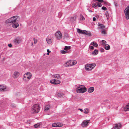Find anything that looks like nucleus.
Segmentation results:
<instances>
[{"label": "nucleus", "mask_w": 129, "mask_h": 129, "mask_svg": "<svg viewBox=\"0 0 129 129\" xmlns=\"http://www.w3.org/2000/svg\"><path fill=\"white\" fill-rule=\"evenodd\" d=\"M55 36L56 38L58 40L61 39L62 38L61 33L60 31H57L55 33Z\"/></svg>", "instance_id": "obj_8"}, {"label": "nucleus", "mask_w": 129, "mask_h": 129, "mask_svg": "<svg viewBox=\"0 0 129 129\" xmlns=\"http://www.w3.org/2000/svg\"><path fill=\"white\" fill-rule=\"evenodd\" d=\"M70 66H72L77 63V61L75 60H69Z\"/></svg>", "instance_id": "obj_13"}, {"label": "nucleus", "mask_w": 129, "mask_h": 129, "mask_svg": "<svg viewBox=\"0 0 129 129\" xmlns=\"http://www.w3.org/2000/svg\"><path fill=\"white\" fill-rule=\"evenodd\" d=\"M106 3H105V4H106Z\"/></svg>", "instance_id": "obj_55"}, {"label": "nucleus", "mask_w": 129, "mask_h": 129, "mask_svg": "<svg viewBox=\"0 0 129 129\" xmlns=\"http://www.w3.org/2000/svg\"><path fill=\"white\" fill-rule=\"evenodd\" d=\"M50 82L51 84H58L60 83V82L59 80L55 79L51 80Z\"/></svg>", "instance_id": "obj_11"}, {"label": "nucleus", "mask_w": 129, "mask_h": 129, "mask_svg": "<svg viewBox=\"0 0 129 129\" xmlns=\"http://www.w3.org/2000/svg\"><path fill=\"white\" fill-rule=\"evenodd\" d=\"M7 90V89L5 85H0V91H6Z\"/></svg>", "instance_id": "obj_12"}, {"label": "nucleus", "mask_w": 129, "mask_h": 129, "mask_svg": "<svg viewBox=\"0 0 129 129\" xmlns=\"http://www.w3.org/2000/svg\"><path fill=\"white\" fill-rule=\"evenodd\" d=\"M104 49L103 48H101L100 50V51L101 52H104Z\"/></svg>", "instance_id": "obj_44"}, {"label": "nucleus", "mask_w": 129, "mask_h": 129, "mask_svg": "<svg viewBox=\"0 0 129 129\" xmlns=\"http://www.w3.org/2000/svg\"><path fill=\"white\" fill-rule=\"evenodd\" d=\"M97 6L98 7H101L102 6V4L101 3L98 2H96Z\"/></svg>", "instance_id": "obj_31"}, {"label": "nucleus", "mask_w": 129, "mask_h": 129, "mask_svg": "<svg viewBox=\"0 0 129 129\" xmlns=\"http://www.w3.org/2000/svg\"><path fill=\"white\" fill-rule=\"evenodd\" d=\"M40 126V124L37 123L34 125V127L35 128H37L39 127Z\"/></svg>", "instance_id": "obj_30"}, {"label": "nucleus", "mask_w": 129, "mask_h": 129, "mask_svg": "<svg viewBox=\"0 0 129 129\" xmlns=\"http://www.w3.org/2000/svg\"><path fill=\"white\" fill-rule=\"evenodd\" d=\"M84 34L88 36H91V33L90 32H87L86 30H84Z\"/></svg>", "instance_id": "obj_26"}, {"label": "nucleus", "mask_w": 129, "mask_h": 129, "mask_svg": "<svg viewBox=\"0 0 129 129\" xmlns=\"http://www.w3.org/2000/svg\"><path fill=\"white\" fill-rule=\"evenodd\" d=\"M96 65L94 63L88 64L85 65V68L86 71H90L94 68Z\"/></svg>", "instance_id": "obj_5"}, {"label": "nucleus", "mask_w": 129, "mask_h": 129, "mask_svg": "<svg viewBox=\"0 0 129 129\" xmlns=\"http://www.w3.org/2000/svg\"><path fill=\"white\" fill-rule=\"evenodd\" d=\"M101 33L102 34H106L105 30V29H102V30Z\"/></svg>", "instance_id": "obj_33"}, {"label": "nucleus", "mask_w": 129, "mask_h": 129, "mask_svg": "<svg viewBox=\"0 0 129 129\" xmlns=\"http://www.w3.org/2000/svg\"><path fill=\"white\" fill-rule=\"evenodd\" d=\"M52 76L53 77L57 78V79H59L60 77L59 74H55L53 75Z\"/></svg>", "instance_id": "obj_23"}, {"label": "nucleus", "mask_w": 129, "mask_h": 129, "mask_svg": "<svg viewBox=\"0 0 129 129\" xmlns=\"http://www.w3.org/2000/svg\"><path fill=\"white\" fill-rule=\"evenodd\" d=\"M14 41L15 44L18 45L21 42L22 39L20 37H17L14 39Z\"/></svg>", "instance_id": "obj_10"}, {"label": "nucleus", "mask_w": 129, "mask_h": 129, "mask_svg": "<svg viewBox=\"0 0 129 129\" xmlns=\"http://www.w3.org/2000/svg\"><path fill=\"white\" fill-rule=\"evenodd\" d=\"M53 37L52 35L48 36L46 38V41L48 44H51L53 41Z\"/></svg>", "instance_id": "obj_6"}, {"label": "nucleus", "mask_w": 129, "mask_h": 129, "mask_svg": "<svg viewBox=\"0 0 129 129\" xmlns=\"http://www.w3.org/2000/svg\"><path fill=\"white\" fill-rule=\"evenodd\" d=\"M34 43L35 44H36L37 42V40L35 38H34Z\"/></svg>", "instance_id": "obj_43"}, {"label": "nucleus", "mask_w": 129, "mask_h": 129, "mask_svg": "<svg viewBox=\"0 0 129 129\" xmlns=\"http://www.w3.org/2000/svg\"><path fill=\"white\" fill-rule=\"evenodd\" d=\"M121 127V125L120 123L116 124L115 126H114L112 129H119Z\"/></svg>", "instance_id": "obj_15"}, {"label": "nucleus", "mask_w": 129, "mask_h": 129, "mask_svg": "<svg viewBox=\"0 0 129 129\" xmlns=\"http://www.w3.org/2000/svg\"><path fill=\"white\" fill-rule=\"evenodd\" d=\"M90 45H93V46H94L95 47H96L98 46V44L95 42H92L91 43Z\"/></svg>", "instance_id": "obj_21"}, {"label": "nucleus", "mask_w": 129, "mask_h": 129, "mask_svg": "<svg viewBox=\"0 0 129 129\" xmlns=\"http://www.w3.org/2000/svg\"><path fill=\"white\" fill-rule=\"evenodd\" d=\"M105 48L106 50H108L110 49V47L108 44H106L105 46Z\"/></svg>", "instance_id": "obj_22"}, {"label": "nucleus", "mask_w": 129, "mask_h": 129, "mask_svg": "<svg viewBox=\"0 0 129 129\" xmlns=\"http://www.w3.org/2000/svg\"><path fill=\"white\" fill-rule=\"evenodd\" d=\"M114 4L116 7H117V4L116 3H115Z\"/></svg>", "instance_id": "obj_48"}, {"label": "nucleus", "mask_w": 129, "mask_h": 129, "mask_svg": "<svg viewBox=\"0 0 129 129\" xmlns=\"http://www.w3.org/2000/svg\"><path fill=\"white\" fill-rule=\"evenodd\" d=\"M64 66L66 67H69L70 66V64L69 63V61H67L65 63L63 64Z\"/></svg>", "instance_id": "obj_24"}, {"label": "nucleus", "mask_w": 129, "mask_h": 129, "mask_svg": "<svg viewBox=\"0 0 129 129\" xmlns=\"http://www.w3.org/2000/svg\"><path fill=\"white\" fill-rule=\"evenodd\" d=\"M57 127H61L63 126V124L60 123H57Z\"/></svg>", "instance_id": "obj_29"}, {"label": "nucleus", "mask_w": 129, "mask_h": 129, "mask_svg": "<svg viewBox=\"0 0 129 129\" xmlns=\"http://www.w3.org/2000/svg\"><path fill=\"white\" fill-rule=\"evenodd\" d=\"M102 9L104 10H107V8L103 6L102 8Z\"/></svg>", "instance_id": "obj_42"}, {"label": "nucleus", "mask_w": 129, "mask_h": 129, "mask_svg": "<svg viewBox=\"0 0 129 129\" xmlns=\"http://www.w3.org/2000/svg\"><path fill=\"white\" fill-rule=\"evenodd\" d=\"M60 52L61 53L63 54H65L67 53V51H65L64 50H61L60 51Z\"/></svg>", "instance_id": "obj_34"}, {"label": "nucleus", "mask_w": 129, "mask_h": 129, "mask_svg": "<svg viewBox=\"0 0 129 129\" xmlns=\"http://www.w3.org/2000/svg\"><path fill=\"white\" fill-rule=\"evenodd\" d=\"M89 120H85L81 124V126L83 127L87 126L88 125V123H90Z\"/></svg>", "instance_id": "obj_9"}, {"label": "nucleus", "mask_w": 129, "mask_h": 129, "mask_svg": "<svg viewBox=\"0 0 129 129\" xmlns=\"http://www.w3.org/2000/svg\"><path fill=\"white\" fill-rule=\"evenodd\" d=\"M97 0V1H98L99 2H100L101 3H102L104 1L103 0Z\"/></svg>", "instance_id": "obj_45"}, {"label": "nucleus", "mask_w": 129, "mask_h": 129, "mask_svg": "<svg viewBox=\"0 0 129 129\" xmlns=\"http://www.w3.org/2000/svg\"><path fill=\"white\" fill-rule=\"evenodd\" d=\"M70 46H65L64 48V49L66 50H68L70 49Z\"/></svg>", "instance_id": "obj_28"}, {"label": "nucleus", "mask_w": 129, "mask_h": 129, "mask_svg": "<svg viewBox=\"0 0 129 129\" xmlns=\"http://www.w3.org/2000/svg\"><path fill=\"white\" fill-rule=\"evenodd\" d=\"M20 74L17 71L15 72L13 76V77L14 78H18Z\"/></svg>", "instance_id": "obj_14"}, {"label": "nucleus", "mask_w": 129, "mask_h": 129, "mask_svg": "<svg viewBox=\"0 0 129 129\" xmlns=\"http://www.w3.org/2000/svg\"><path fill=\"white\" fill-rule=\"evenodd\" d=\"M98 50L97 49L95 50L94 51H93L92 53V54L93 55H95L97 54L98 52Z\"/></svg>", "instance_id": "obj_25"}, {"label": "nucleus", "mask_w": 129, "mask_h": 129, "mask_svg": "<svg viewBox=\"0 0 129 129\" xmlns=\"http://www.w3.org/2000/svg\"><path fill=\"white\" fill-rule=\"evenodd\" d=\"M52 126L53 127H57V123H53L52 124Z\"/></svg>", "instance_id": "obj_32"}, {"label": "nucleus", "mask_w": 129, "mask_h": 129, "mask_svg": "<svg viewBox=\"0 0 129 129\" xmlns=\"http://www.w3.org/2000/svg\"><path fill=\"white\" fill-rule=\"evenodd\" d=\"M105 14L106 16V18H107V19H108V18H109V14H108V12L107 11L105 13Z\"/></svg>", "instance_id": "obj_35"}, {"label": "nucleus", "mask_w": 129, "mask_h": 129, "mask_svg": "<svg viewBox=\"0 0 129 129\" xmlns=\"http://www.w3.org/2000/svg\"><path fill=\"white\" fill-rule=\"evenodd\" d=\"M94 90V88L93 87H91L88 89V91L89 93H91L93 92Z\"/></svg>", "instance_id": "obj_17"}, {"label": "nucleus", "mask_w": 129, "mask_h": 129, "mask_svg": "<svg viewBox=\"0 0 129 129\" xmlns=\"http://www.w3.org/2000/svg\"><path fill=\"white\" fill-rule=\"evenodd\" d=\"M31 74L29 72H27L23 76V79L25 81H28L32 77Z\"/></svg>", "instance_id": "obj_4"}, {"label": "nucleus", "mask_w": 129, "mask_h": 129, "mask_svg": "<svg viewBox=\"0 0 129 129\" xmlns=\"http://www.w3.org/2000/svg\"><path fill=\"white\" fill-rule=\"evenodd\" d=\"M31 44H32V45H33V43Z\"/></svg>", "instance_id": "obj_53"}, {"label": "nucleus", "mask_w": 129, "mask_h": 129, "mask_svg": "<svg viewBox=\"0 0 129 129\" xmlns=\"http://www.w3.org/2000/svg\"><path fill=\"white\" fill-rule=\"evenodd\" d=\"M124 110L125 111L129 110V103L125 106Z\"/></svg>", "instance_id": "obj_20"}, {"label": "nucleus", "mask_w": 129, "mask_h": 129, "mask_svg": "<svg viewBox=\"0 0 129 129\" xmlns=\"http://www.w3.org/2000/svg\"><path fill=\"white\" fill-rule=\"evenodd\" d=\"M89 48L91 50H93L94 49V47L93 46H89Z\"/></svg>", "instance_id": "obj_41"}, {"label": "nucleus", "mask_w": 129, "mask_h": 129, "mask_svg": "<svg viewBox=\"0 0 129 129\" xmlns=\"http://www.w3.org/2000/svg\"><path fill=\"white\" fill-rule=\"evenodd\" d=\"M51 107L49 104H47L45 106V111H47L49 110L50 108Z\"/></svg>", "instance_id": "obj_16"}, {"label": "nucleus", "mask_w": 129, "mask_h": 129, "mask_svg": "<svg viewBox=\"0 0 129 129\" xmlns=\"http://www.w3.org/2000/svg\"><path fill=\"white\" fill-rule=\"evenodd\" d=\"M63 94L61 93H59L58 94V96L59 97H61L62 96Z\"/></svg>", "instance_id": "obj_38"}, {"label": "nucleus", "mask_w": 129, "mask_h": 129, "mask_svg": "<svg viewBox=\"0 0 129 129\" xmlns=\"http://www.w3.org/2000/svg\"><path fill=\"white\" fill-rule=\"evenodd\" d=\"M78 109V110H80L82 112L83 111V110L82 109L79 108V109Z\"/></svg>", "instance_id": "obj_49"}, {"label": "nucleus", "mask_w": 129, "mask_h": 129, "mask_svg": "<svg viewBox=\"0 0 129 129\" xmlns=\"http://www.w3.org/2000/svg\"><path fill=\"white\" fill-rule=\"evenodd\" d=\"M85 20V18L83 16H82L80 18L81 20Z\"/></svg>", "instance_id": "obj_40"}, {"label": "nucleus", "mask_w": 129, "mask_h": 129, "mask_svg": "<svg viewBox=\"0 0 129 129\" xmlns=\"http://www.w3.org/2000/svg\"><path fill=\"white\" fill-rule=\"evenodd\" d=\"M92 7L95 8L96 7L97 5H96V2L95 3V4H93L92 5Z\"/></svg>", "instance_id": "obj_36"}, {"label": "nucleus", "mask_w": 129, "mask_h": 129, "mask_svg": "<svg viewBox=\"0 0 129 129\" xmlns=\"http://www.w3.org/2000/svg\"><path fill=\"white\" fill-rule=\"evenodd\" d=\"M96 20V18L95 17H93V20L94 21H95Z\"/></svg>", "instance_id": "obj_46"}, {"label": "nucleus", "mask_w": 129, "mask_h": 129, "mask_svg": "<svg viewBox=\"0 0 129 129\" xmlns=\"http://www.w3.org/2000/svg\"><path fill=\"white\" fill-rule=\"evenodd\" d=\"M47 55H49V53H48H48H47Z\"/></svg>", "instance_id": "obj_52"}, {"label": "nucleus", "mask_w": 129, "mask_h": 129, "mask_svg": "<svg viewBox=\"0 0 129 129\" xmlns=\"http://www.w3.org/2000/svg\"><path fill=\"white\" fill-rule=\"evenodd\" d=\"M125 17L126 19H129V6H128L124 11Z\"/></svg>", "instance_id": "obj_7"}, {"label": "nucleus", "mask_w": 129, "mask_h": 129, "mask_svg": "<svg viewBox=\"0 0 129 129\" xmlns=\"http://www.w3.org/2000/svg\"><path fill=\"white\" fill-rule=\"evenodd\" d=\"M47 51L48 52V53H49L50 52V51H49V50L48 49L47 50Z\"/></svg>", "instance_id": "obj_50"}, {"label": "nucleus", "mask_w": 129, "mask_h": 129, "mask_svg": "<svg viewBox=\"0 0 129 129\" xmlns=\"http://www.w3.org/2000/svg\"><path fill=\"white\" fill-rule=\"evenodd\" d=\"M77 32L79 34H84V33H84V30H82L78 28L77 29Z\"/></svg>", "instance_id": "obj_19"}, {"label": "nucleus", "mask_w": 129, "mask_h": 129, "mask_svg": "<svg viewBox=\"0 0 129 129\" xmlns=\"http://www.w3.org/2000/svg\"><path fill=\"white\" fill-rule=\"evenodd\" d=\"M40 109L39 104H35L32 107L31 111L32 113H37L39 112Z\"/></svg>", "instance_id": "obj_3"}, {"label": "nucleus", "mask_w": 129, "mask_h": 129, "mask_svg": "<svg viewBox=\"0 0 129 129\" xmlns=\"http://www.w3.org/2000/svg\"><path fill=\"white\" fill-rule=\"evenodd\" d=\"M87 90L86 87L83 85H79L77 86L76 89L77 93H83L85 92Z\"/></svg>", "instance_id": "obj_2"}, {"label": "nucleus", "mask_w": 129, "mask_h": 129, "mask_svg": "<svg viewBox=\"0 0 129 129\" xmlns=\"http://www.w3.org/2000/svg\"><path fill=\"white\" fill-rule=\"evenodd\" d=\"M89 112V110L88 108L85 109L84 110V112L86 114L88 113Z\"/></svg>", "instance_id": "obj_27"}, {"label": "nucleus", "mask_w": 129, "mask_h": 129, "mask_svg": "<svg viewBox=\"0 0 129 129\" xmlns=\"http://www.w3.org/2000/svg\"><path fill=\"white\" fill-rule=\"evenodd\" d=\"M102 43L103 45H104L106 43V41H105L104 40H102Z\"/></svg>", "instance_id": "obj_39"}, {"label": "nucleus", "mask_w": 129, "mask_h": 129, "mask_svg": "<svg viewBox=\"0 0 129 129\" xmlns=\"http://www.w3.org/2000/svg\"><path fill=\"white\" fill-rule=\"evenodd\" d=\"M88 11H89V12H92V11L91 10H89Z\"/></svg>", "instance_id": "obj_51"}, {"label": "nucleus", "mask_w": 129, "mask_h": 129, "mask_svg": "<svg viewBox=\"0 0 129 129\" xmlns=\"http://www.w3.org/2000/svg\"><path fill=\"white\" fill-rule=\"evenodd\" d=\"M19 17L17 16H13L7 20L5 22L6 23H11L14 22L12 25V27L14 28H16L19 26V24L15 23L17 20H18Z\"/></svg>", "instance_id": "obj_1"}, {"label": "nucleus", "mask_w": 129, "mask_h": 129, "mask_svg": "<svg viewBox=\"0 0 129 129\" xmlns=\"http://www.w3.org/2000/svg\"><path fill=\"white\" fill-rule=\"evenodd\" d=\"M31 44H32V45H33V43Z\"/></svg>", "instance_id": "obj_54"}, {"label": "nucleus", "mask_w": 129, "mask_h": 129, "mask_svg": "<svg viewBox=\"0 0 129 129\" xmlns=\"http://www.w3.org/2000/svg\"><path fill=\"white\" fill-rule=\"evenodd\" d=\"M76 18L75 17H72L71 19V20L72 21H75Z\"/></svg>", "instance_id": "obj_37"}, {"label": "nucleus", "mask_w": 129, "mask_h": 129, "mask_svg": "<svg viewBox=\"0 0 129 129\" xmlns=\"http://www.w3.org/2000/svg\"><path fill=\"white\" fill-rule=\"evenodd\" d=\"M8 46L9 47H11L12 46V45L11 44H8Z\"/></svg>", "instance_id": "obj_47"}, {"label": "nucleus", "mask_w": 129, "mask_h": 129, "mask_svg": "<svg viewBox=\"0 0 129 129\" xmlns=\"http://www.w3.org/2000/svg\"><path fill=\"white\" fill-rule=\"evenodd\" d=\"M98 25L99 26L98 28L99 29H102L105 27V26L103 25V24L100 23H98Z\"/></svg>", "instance_id": "obj_18"}]
</instances>
